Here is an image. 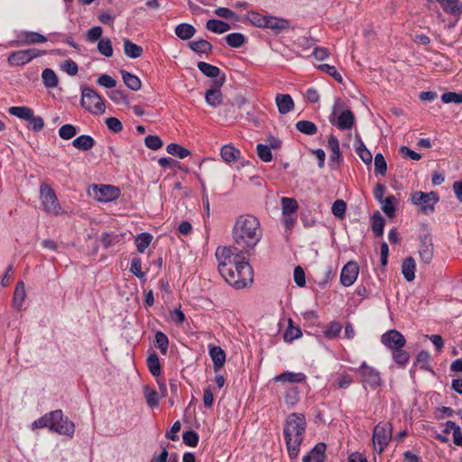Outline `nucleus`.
<instances>
[{"label": "nucleus", "instance_id": "1", "mask_svg": "<svg viewBox=\"0 0 462 462\" xmlns=\"http://www.w3.org/2000/svg\"><path fill=\"white\" fill-rule=\"evenodd\" d=\"M232 236L237 248L243 254L250 256L263 237V229L259 219L251 214L239 216L235 221Z\"/></svg>", "mask_w": 462, "mask_h": 462}, {"label": "nucleus", "instance_id": "2", "mask_svg": "<svg viewBox=\"0 0 462 462\" xmlns=\"http://www.w3.org/2000/svg\"><path fill=\"white\" fill-rule=\"evenodd\" d=\"M306 426V419L302 413L292 412L285 420L283 436L291 458H296L299 455L300 447L304 439Z\"/></svg>", "mask_w": 462, "mask_h": 462}, {"label": "nucleus", "instance_id": "3", "mask_svg": "<svg viewBox=\"0 0 462 462\" xmlns=\"http://www.w3.org/2000/svg\"><path fill=\"white\" fill-rule=\"evenodd\" d=\"M220 274L236 289H244L251 285L254 280L253 268L245 259H240L228 268L222 264Z\"/></svg>", "mask_w": 462, "mask_h": 462}, {"label": "nucleus", "instance_id": "4", "mask_svg": "<svg viewBox=\"0 0 462 462\" xmlns=\"http://www.w3.org/2000/svg\"><path fill=\"white\" fill-rule=\"evenodd\" d=\"M80 104L83 108L91 114L102 115L106 111L102 97L89 87L82 88Z\"/></svg>", "mask_w": 462, "mask_h": 462}, {"label": "nucleus", "instance_id": "5", "mask_svg": "<svg viewBox=\"0 0 462 462\" xmlns=\"http://www.w3.org/2000/svg\"><path fill=\"white\" fill-rule=\"evenodd\" d=\"M393 438V426L390 422H379L373 430V443L377 454H382Z\"/></svg>", "mask_w": 462, "mask_h": 462}, {"label": "nucleus", "instance_id": "6", "mask_svg": "<svg viewBox=\"0 0 462 462\" xmlns=\"http://www.w3.org/2000/svg\"><path fill=\"white\" fill-rule=\"evenodd\" d=\"M40 199L44 210L51 215L59 216L64 213L59 203L57 195L51 187L46 183L40 186Z\"/></svg>", "mask_w": 462, "mask_h": 462}, {"label": "nucleus", "instance_id": "7", "mask_svg": "<svg viewBox=\"0 0 462 462\" xmlns=\"http://www.w3.org/2000/svg\"><path fill=\"white\" fill-rule=\"evenodd\" d=\"M411 201L420 208L423 214H429L435 210V205L439 201V196L435 191H415L411 194Z\"/></svg>", "mask_w": 462, "mask_h": 462}, {"label": "nucleus", "instance_id": "8", "mask_svg": "<svg viewBox=\"0 0 462 462\" xmlns=\"http://www.w3.org/2000/svg\"><path fill=\"white\" fill-rule=\"evenodd\" d=\"M355 371L360 375L361 382L365 386L368 385L371 389L375 390L383 384L380 372L365 361Z\"/></svg>", "mask_w": 462, "mask_h": 462}, {"label": "nucleus", "instance_id": "9", "mask_svg": "<svg viewBox=\"0 0 462 462\" xmlns=\"http://www.w3.org/2000/svg\"><path fill=\"white\" fill-rule=\"evenodd\" d=\"M245 255L246 254H243L236 245L233 247H217L216 257L218 260V271L220 272L222 264L228 268L240 259H245Z\"/></svg>", "mask_w": 462, "mask_h": 462}, {"label": "nucleus", "instance_id": "10", "mask_svg": "<svg viewBox=\"0 0 462 462\" xmlns=\"http://www.w3.org/2000/svg\"><path fill=\"white\" fill-rule=\"evenodd\" d=\"M52 415L51 431L61 435L72 437L75 432V424L63 415L61 410L51 411Z\"/></svg>", "mask_w": 462, "mask_h": 462}, {"label": "nucleus", "instance_id": "11", "mask_svg": "<svg viewBox=\"0 0 462 462\" xmlns=\"http://www.w3.org/2000/svg\"><path fill=\"white\" fill-rule=\"evenodd\" d=\"M420 246L419 254L420 261L424 263H430L433 258V244L431 235L427 225H422L419 236Z\"/></svg>", "mask_w": 462, "mask_h": 462}, {"label": "nucleus", "instance_id": "12", "mask_svg": "<svg viewBox=\"0 0 462 462\" xmlns=\"http://www.w3.org/2000/svg\"><path fill=\"white\" fill-rule=\"evenodd\" d=\"M381 343L392 352L403 348L406 339L400 331L390 329L381 336Z\"/></svg>", "mask_w": 462, "mask_h": 462}, {"label": "nucleus", "instance_id": "13", "mask_svg": "<svg viewBox=\"0 0 462 462\" xmlns=\"http://www.w3.org/2000/svg\"><path fill=\"white\" fill-rule=\"evenodd\" d=\"M225 82V76L223 75L220 79L213 80V88L207 90L205 93V99L208 106L217 107L223 102V95L220 90Z\"/></svg>", "mask_w": 462, "mask_h": 462}, {"label": "nucleus", "instance_id": "14", "mask_svg": "<svg viewBox=\"0 0 462 462\" xmlns=\"http://www.w3.org/2000/svg\"><path fill=\"white\" fill-rule=\"evenodd\" d=\"M359 267L355 262H348L342 269L340 282L345 287L351 286L356 280Z\"/></svg>", "mask_w": 462, "mask_h": 462}, {"label": "nucleus", "instance_id": "15", "mask_svg": "<svg viewBox=\"0 0 462 462\" xmlns=\"http://www.w3.org/2000/svg\"><path fill=\"white\" fill-rule=\"evenodd\" d=\"M94 190L99 194L98 200L113 201L120 197V189L113 185H94Z\"/></svg>", "mask_w": 462, "mask_h": 462}, {"label": "nucleus", "instance_id": "16", "mask_svg": "<svg viewBox=\"0 0 462 462\" xmlns=\"http://www.w3.org/2000/svg\"><path fill=\"white\" fill-rule=\"evenodd\" d=\"M47 42V38L36 32L23 31L18 34V40L11 42V45L35 44Z\"/></svg>", "mask_w": 462, "mask_h": 462}, {"label": "nucleus", "instance_id": "17", "mask_svg": "<svg viewBox=\"0 0 462 462\" xmlns=\"http://www.w3.org/2000/svg\"><path fill=\"white\" fill-rule=\"evenodd\" d=\"M328 145L331 151V154L329 155V165L332 169H335L342 161L339 142L335 135L330 134L328 140Z\"/></svg>", "mask_w": 462, "mask_h": 462}, {"label": "nucleus", "instance_id": "18", "mask_svg": "<svg viewBox=\"0 0 462 462\" xmlns=\"http://www.w3.org/2000/svg\"><path fill=\"white\" fill-rule=\"evenodd\" d=\"M326 448L327 446L324 442H319L304 456L302 462H324L326 458Z\"/></svg>", "mask_w": 462, "mask_h": 462}, {"label": "nucleus", "instance_id": "19", "mask_svg": "<svg viewBox=\"0 0 462 462\" xmlns=\"http://www.w3.org/2000/svg\"><path fill=\"white\" fill-rule=\"evenodd\" d=\"M208 353L213 362V369L217 373L226 363V353L218 346H209Z\"/></svg>", "mask_w": 462, "mask_h": 462}, {"label": "nucleus", "instance_id": "20", "mask_svg": "<svg viewBox=\"0 0 462 462\" xmlns=\"http://www.w3.org/2000/svg\"><path fill=\"white\" fill-rule=\"evenodd\" d=\"M330 123L337 125L340 130H349L355 124V116L351 110L346 109L339 115L336 122L330 118Z\"/></svg>", "mask_w": 462, "mask_h": 462}, {"label": "nucleus", "instance_id": "21", "mask_svg": "<svg viewBox=\"0 0 462 462\" xmlns=\"http://www.w3.org/2000/svg\"><path fill=\"white\" fill-rule=\"evenodd\" d=\"M279 113L285 115L294 107V102L289 94H278L275 98Z\"/></svg>", "mask_w": 462, "mask_h": 462}, {"label": "nucleus", "instance_id": "22", "mask_svg": "<svg viewBox=\"0 0 462 462\" xmlns=\"http://www.w3.org/2000/svg\"><path fill=\"white\" fill-rule=\"evenodd\" d=\"M306 380V375L303 373H294L286 371L276 375L273 378L274 382H282V383H302Z\"/></svg>", "mask_w": 462, "mask_h": 462}, {"label": "nucleus", "instance_id": "23", "mask_svg": "<svg viewBox=\"0 0 462 462\" xmlns=\"http://www.w3.org/2000/svg\"><path fill=\"white\" fill-rule=\"evenodd\" d=\"M416 263L413 257L405 258L402 263V273L407 282H412L415 278Z\"/></svg>", "mask_w": 462, "mask_h": 462}, {"label": "nucleus", "instance_id": "24", "mask_svg": "<svg viewBox=\"0 0 462 462\" xmlns=\"http://www.w3.org/2000/svg\"><path fill=\"white\" fill-rule=\"evenodd\" d=\"M443 10L456 17H459L462 14V5L458 0H437Z\"/></svg>", "mask_w": 462, "mask_h": 462}, {"label": "nucleus", "instance_id": "25", "mask_svg": "<svg viewBox=\"0 0 462 462\" xmlns=\"http://www.w3.org/2000/svg\"><path fill=\"white\" fill-rule=\"evenodd\" d=\"M7 61L12 66H23L30 62L27 51H16L9 54Z\"/></svg>", "mask_w": 462, "mask_h": 462}, {"label": "nucleus", "instance_id": "26", "mask_svg": "<svg viewBox=\"0 0 462 462\" xmlns=\"http://www.w3.org/2000/svg\"><path fill=\"white\" fill-rule=\"evenodd\" d=\"M290 27V23L286 19L269 16L266 29H271L273 32L279 33Z\"/></svg>", "mask_w": 462, "mask_h": 462}, {"label": "nucleus", "instance_id": "27", "mask_svg": "<svg viewBox=\"0 0 462 462\" xmlns=\"http://www.w3.org/2000/svg\"><path fill=\"white\" fill-rule=\"evenodd\" d=\"M96 142L93 137L88 134H82L72 141V145L80 151H88L92 149Z\"/></svg>", "mask_w": 462, "mask_h": 462}, {"label": "nucleus", "instance_id": "28", "mask_svg": "<svg viewBox=\"0 0 462 462\" xmlns=\"http://www.w3.org/2000/svg\"><path fill=\"white\" fill-rule=\"evenodd\" d=\"M196 33V29L192 24L182 23L175 27V34L181 40L191 39Z\"/></svg>", "mask_w": 462, "mask_h": 462}, {"label": "nucleus", "instance_id": "29", "mask_svg": "<svg viewBox=\"0 0 462 462\" xmlns=\"http://www.w3.org/2000/svg\"><path fill=\"white\" fill-rule=\"evenodd\" d=\"M120 73L122 75L124 83L131 90L137 91L141 88L142 83H141L140 79L137 76H135L125 69H121Z\"/></svg>", "mask_w": 462, "mask_h": 462}, {"label": "nucleus", "instance_id": "30", "mask_svg": "<svg viewBox=\"0 0 462 462\" xmlns=\"http://www.w3.org/2000/svg\"><path fill=\"white\" fill-rule=\"evenodd\" d=\"M220 155L224 162L230 163L239 158L240 151L232 144H226L221 148Z\"/></svg>", "mask_w": 462, "mask_h": 462}, {"label": "nucleus", "instance_id": "31", "mask_svg": "<svg viewBox=\"0 0 462 462\" xmlns=\"http://www.w3.org/2000/svg\"><path fill=\"white\" fill-rule=\"evenodd\" d=\"M206 28L215 33H224L231 29V26L221 20L218 19H210L206 23Z\"/></svg>", "mask_w": 462, "mask_h": 462}, {"label": "nucleus", "instance_id": "32", "mask_svg": "<svg viewBox=\"0 0 462 462\" xmlns=\"http://www.w3.org/2000/svg\"><path fill=\"white\" fill-rule=\"evenodd\" d=\"M26 292H25V285L23 281H19L16 283L14 292V298H13V303L14 306L20 310L23 306V303L25 300Z\"/></svg>", "mask_w": 462, "mask_h": 462}, {"label": "nucleus", "instance_id": "33", "mask_svg": "<svg viewBox=\"0 0 462 462\" xmlns=\"http://www.w3.org/2000/svg\"><path fill=\"white\" fill-rule=\"evenodd\" d=\"M124 52L129 58L136 59L143 55V50L141 46L132 42L130 40L125 39Z\"/></svg>", "mask_w": 462, "mask_h": 462}, {"label": "nucleus", "instance_id": "34", "mask_svg": "<svg viewBox=\"0 0 462 462\" xmlns=\"http://www.w3.org/2000/svg\"><path fill=\"white\" fill-rule=\"evenodd\" d=\"M302 336L301 329L298 326H293L291 319L288 320V328L283 334V339L287 343H291L294 339H298Z\"/></svg>", "mask_w": 462, "mask_h": 462}, {"label": "nucleus", "instance_id": "35", "mask_svg": "<svg viewBox=\"0 0 462 462\" xmlns=\"http://www.w3.org/2000/svg\"><path fill=\"white\" fill-rule=\"evenodd\" d=\"M198 69L207 77L219 79L218 77L220 75V69L217 66L211 65L209 63L199 61L198 62Z\"/></svg>", "mask_w": 462, "mask_h": 462}, {"label": "nucleus", "instance_id": "36", "mask_svg": "<svg viewBox=\"0 0 462 462\" xmlns=\"http://www.w3.org/2000/svg\"><path fill=\"white\" fill-rule=\"evenodd\" d=\"M189 47L196 53L205 54L211 52L213 49L212 44L204 39L189 42Z\"/></svg>", "mask_w": 462, "mask_h": 462}, {"label": "nucleus", "instance_id": "37", "mask_svg": "<svg viewBox=\"0 0 462 462\" xmlns=\"http://www.w3.org/2000/svg\"><path fill=\"white\" fill-rule=\"evenodd\" d=\"M385 221L379 212H375L372 216L371 227L376 237H381L383 234Z\"/></svg>", "mask_w": 462, "mask_h": 462}, {"label": "nucleus", "instance_id": "38", "mask_svg": "<svg viewBox=\"0 0 462 462\" xmlns=\"http://www.w3.org/2000/svg\"><path fill=\"white\" fill-rule=\"evenodd\" d=\"M125 234L103 233L100 241L103 246L107 249L124 239Z\"/></svg>", "mask_w": 462, "mask_h": 462}, {"label": "nucleus", "instance_id": "39", "mask_svg": "<svg viewBox=\"0 0 462 462\" xmlns=\"http://www.w3.org/2000/svg\"><path fill=\"white\" fill-rule=\"evenodd\" d=\"M284 401L289 408L294 407L300 401V391L297 386L288 387L285 391Z\"/></svg>", "mask_w": 462, "mask_h": 462}, {"label": "nucleus", "instance_id": "40", "mask_svg": "<svg viewBox=\"0 0 462 462\" xmlns=\"http://www.w3.org/2000/svg\"><path fill=\"white\" fill-rule=\"evenodd\" d=\"M147 366L150 371V373L155 376L158 377L162 374V366L160 364V359L158 355L153 352L150 354L147 357Z\"/></svg>", "mask_w": 462, "mask_h": 462}, {"label": "nucleus", "instance_id": "41", "mask_svg": "<svg viewBox=\"0 0 462 462\" xmlns=\"http://www.w3.org/2000/svg\"><path fill=\"white\" fill-rule=\"evenodd\" d=\"M143 394L150 408H156L159 406L160 397L158 393L151 388L149 385L143 387Z\"/></svg>", "mask_w": 462, "mask_h": 462}, {"label": "nucleus", "instance_id": "42", "mask_svg": "<svg viewBox=\"0 0 462 462\" xmlns=\"http://www.w3.org/2000/svg\"><path fill=\"white\" fill-rule=\"evenodd\" d=\"M295 127L299 132L307 135H314L318 132L317 125L313 122L308 120L298 121Z\"/></svg>", "mask_w": 462, "mask_h": 462}, {"label": "nucleus", "instance_id": "43", "mask_svg": "<svg viewBox=\"0 0 462 462\" xmlns=\"http://www.w3.org/2000/svg\"><path fill=\"white\" fill-rule=\"evenodd\" d=\"M42 82L48 88H53L58 86L59 80L56 73L51 69H45L42 73Z\"/></svg>", "mask_w": 462, "mask_h": 462}, {"label": "nucleus", "instance_id": "44", "mask_svg": "<svg viewBox=\"0 0 462 462\" xmlns=\"http://www.w3.org/2000/svg\"><path fill=\"white\" fill-rule=\"evenodd\" d=\"M11 116H14L20 119L28 121L32 117L33 110L28 106H11L8 109Z\"/></svg>", "mask_w": 462, "mask_h": 462}, {"label": "nucleus", "instance_id": "45", "mask_svg": "<svg viewBox=\"0 0 462 462\" xmlns=\"http://www.w3.org/2000/svg\"><path fill=\"white\" fill-rule=\"evenodd\" d=\"M152 236L147 232L141 233L135 237L134 243L139 253H143L150 245Z\"/></svg>", "mask_w": 462, "mask_h": 462}, {"label": "nucleus", "instance_id": "46", "mask_svg": "<svg viewBox=\"0 0 462 462\" xmlns=\"http://www.w3.org/2000/svg\"><path fill=\"white\" fill-rule=\"evenodd\" d=\"M166 151L168 153L176 156L180 159H184L190 154L189 150L175 143L168 144Z\"/></svg>", "mask_w": 462, "mask_h": 462}, {"label": "nucleus", "instance_id": "47", "mask_svg": "<svg viewBox=\"0 0 462 462\" xmlns=\"http://www.w3.org/2000/svg\"><path fill=\"white\" fill-rule=\"evenodd\" d=\"M299 206L296 199L287 197L282 198V211L283 216H291L292 213L296 212Z\"/></svg>", "mask_w": 462, "mask_h": 462}, {"label": "nucleus", "instance_id": "48", "mask_svg": "<svg viewBox=\"0 0 462 462\" xmlns=\"http://www.w3.org/2000/svg\"><path fill=\"white\" fill-rule=\"evenodd\" d=\"M381 204L383 205L382 209L384 212V214L389 217H393L396 211L395 197L393 195H390V196L386 197L383 200V203H381Z\"/></svg>", "mask_w": 462, "mask_h": 462}, {"label": "nucleus", "instance_id": "49", "mask_svg": "<svg viewBox=\"0 0 462 462\" xmlns=\"http://www.w3.org/2000/svg\"><path fill=\"white\" fill-rule=\"evenodd\" d=\"M226 43L232 48H240L245 42V37L240 32H233L227 34L226 37Z\"/></svg>", "mask_w": 462, "mask_h": 462}, {"label": "nucleus", "instance_id": "50", "mask_svg": "<svg viewBox=\"0 0 462 462\" xmlns=\"http://www.w3.org/2000/svg\"><path fill=\"white\" fill-rule=\"evenodd\" d=\"M430 353L426 350H421L418 353L416 356V361L414 365H419L420 368L425 371H431L429 361H430Z\"/></svg>", "mask_w": 462, "mask_h": 462}, {"label": "nucleus", "instance_id": "51", "mask_svg": "<svg viewBox=\"0 0 462 462\" xmlns=\"http://www.w3.org/2000/svg\"><path fill=\"white\" fill-rule=\"evenodd\" d=\"M268 17L269 16L263 15L256 12H250L248 14V19L251 23L260 28H266Z\"/></svg>", "mask_w": 462, "mask_h": 462}, {"label": "nucleus", "instance_id": "52", "mask_svg": "<svg viewBox=\"0 0 462 462\" xmlns=\"http://www.w3.org/2000/svg\"><path fill=\"white\" fill-rule=\"evenodd\" d=\"M52 415H51V412L46 413L45 415L42 416L38 420H34L32 423V429H42V428H49V430L51 431V423H52Z\"/></svg>", "mask_w": 462, "mask_h": 462}, {"label": "nucleus", "instance_id": "53", "mask_svg": "<svg viewBox=\"0 0 462 462\" xmlns=\"http://www.w3.org/2000/svg\"><path fill=\"white\" fill-rule=\"evenodd\" d=\"M392 355L393 361L401 366H404L411 357L410 354L403 348L392 351Z\"/></svg>", "mask_w": 462, "mask_h": 462}, {"label": "nucleus", "instance_id": "54", "mask_svg": "<svg viewBox=\"0 0 462 462\" xmlns=\"http://www.w3.org/2000/svg\"><path fill=\"white\" fill-rule=\"evenodd\" d=\"M341 329H342V326L339 322L331 321L328 325L327 328L324 330L323 333H324L325 337H327L328 339H332V338L338 337V335L341 332Z\"/></svg>", "mask_w": 462, "mask_h": 462}, {"label": "nucleus", "instance_id": "55", "mask_svg": "<svg viewBox=\"0 0 462 462\" xmlns=\"http://www.w3.org/2000/svg\"><path fill=\"white\" fill-rule=\"evenodd\" d=\"M155 343L160 352L162 355H166L169 346V339L165 333L157 331L155 334Z\"/></svg>", "mask_w": 462, "mask_h": 462}, {"label": "nucleus", "instance_id": "56", "mask_svg": "<svg viewBox=\"0 0 462 462\" xmlns=\"http://www.w3.org/2000/svg\"><path fill=\"white\" fill-rule=\"evenodd\" d=\"M77 133V127L70 124H66L59 129V135L63 140H69L73 138Z\"/></svg>", "mask_w": 462, "mask_h": 462}, {"label": "nucleus", "instance_id": "57", "mask_svg": "<svg viewBox=\"0 0 462 462\" xmlns=\"http://www.w3.org/2000/svg\"><path fill=\"white\" fill-rule=\"evenodd\" d=\"M317 68L320 71L331 76L336 81H337L339 83H341L343 81V78H342L341 74L337 70L335 66H332L329 64H320Z\"/></svg>", "mask_w": 462, "mask_h": 462}, {"label": "nucleus", "instance_id": "58", "mask_svg": "<svg viewBox=\"0 0 462 462\" xmlns=\"http://www.w3.org/2000/svg\"><path fill=\"white\" fill-rule=\"evenodd\" d=\"M98 51L106 57H111L113 55V46L110 39L102 38L97 43Z\"/></svg>", "mask_w": 462, "mask_h": 462}, {"label": "nucleus", "instance_id": "59", "mask_svg": "<svg viewBox=\"0 0 462 462\" xmlns=\"http://www.w3.org/2000/svg\"><path fill=\"white\" fill-rule=\"evenodd\" d=\"M387 171V163L382 153H376L374 156V172L379 175H385Z\"/></svg>", "mask_w": 462, "mask_h": 462}, {"label": "nucleus", "instance_id": "60", "mask_svg": "<svg viewBox=\"0 0 462 462\" xmlns=\"http://www.w3.org/2000/svg\"><path fill=\"white\" fill-rule=\"evenodd\" d=\"M256 152L258 157L264 162H269L273 160L272 151L266 144L258 143L256 145Z\"/></svg>", "mask_w": 462, "mask_h": 462}, {"label": "nucleus", "instance_id": "61", "mask_svg": "<svg viewBox=\"0 0 462 462\" xmlns=\"http://www.w3.org/2000/svg\"><path fill=\"white\" fill-rule=\"evenodd\" d=\"M27 127L33 131V132H40L44 127V120L40 116H34L33 113L32 114V117L28 119V125Z\"/></svg>", "mask_w": 462, "mask_h": 462}, {"label": "nucleus", "instance_id": "62", "mask_svg": "<svg viewBox=\"0 0 462 462\" xmlns=\"http://www.w3.org/2000/svg\"><path fill=\"white\" fill-rule=\"evenodd\" d=\"M130 272L140 280H145V273L142 272V260L140 257H134L132 259Z\"/></svg>", "mask_w": 462, "mask_h": 462}, {"label": "nucleus", "instance_id": "63", "mask_svg": "<svg viewBox=\"0 0 462 462\" xmlns=\"http://www.w3.org/2000/svg\"><path fill=\"white\" fill-rule=\"evenodd\" d=\"M346 203L342 199L336 200L331 208L332 214L338 218H343L346 214Z\"/></svg>", "mask_w": 462, "mask_h": 462}, {"label": "nucleus", "instance_id": "64", "mask_svg": "<svg viewBox=\"0 0 462 462\" xmlns=\"http://www.w3.org/2000/svg\"><path fill=\"white\" fill-rule=\"evenodd\" d=\"M357 155L365 164H371L373 161V156L370 151L365 147V145L361 143L356 149Z\"/></svg>", "mask_w": 462, "mask_h": 462}]
</instances>
